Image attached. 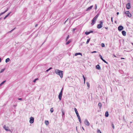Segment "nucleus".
I'll return each instance as SVG.
<instances>
[{"mask_svg":"<svg viewBox=\"0 0 133 133\" xmlns=\"http://www.w3.org/2000/svg\"><path fill=\"white\" fill-rule=\"evenodd\" d=\"M115 23H116V22H117L116 21H115Z\"/></svg>","mask_w":133,"mask_h":133,"instance_id":"nucleus-57","label":"nucleus"},{"mask_svg":"<svg viewBox=\"0 0 133 133\" xmlns=\"http://www.w3.org/2000/svg\"><path fill=\"white\" fill-rule=\"evenodd\" d=\"M50 111L51 113L52 112L54 111V109H53V108H51Z\"/></svg>","mask_w":133,"mask_h":133,"instance_id":"nucleus-29","label":"nucleus"},{"mask_svg":"<svg viewBox=\"0 0 133 133\" xmlns=\"http://www.w3.org/2000/svg\"><path fill=\"white\" fill-rule=\"evenodd\" d=\"M85 81H84V84H85Z\"/></svg>","mask_w":133,"mask_h":133,"instance_id":"nucleus-52","label":"nucleus"},{"mask_svg":"<svg viewBox=\"0 0 133 133\" xmlns=\"http://www.w3.org/2000/svg\"><path fill=\"white\" fill-rule=\"evenodd\" d=\"M4 129L6 130V131H11V130L9 129H8V128H9L8 127H6L4 125L3 127Z\"/></svg>","mask_w":133,"mask_h":133,"instance_id":"nucleus-8","label":"nucleus"},{"mask_svg":"<svg viewBox=\"0 0 133 133\" xmlns=\"http://www.w3.org/2000/svg\"><path fill=\"white\" fill-rule=\"evenodd\" d=\"M98 105L100 108H101L102 104L101 103H99L98 104Z\"/></svg>","mask_w":133,"mask_h":133,"instance_id":"nucleus-24","label":"nucleus"},{"mask_svg":"<svg viewBox=\"0 0 133 133\" xmlns=\"http://www.w3.org/2000/svg\"><path fill=\"white\" fill-rule=\"evenodd\" d=\"M1 58L0 57V63L1 62Z\"/></svg>","mask_w":133,"mask_h":133,"instance_id":"nucleus-50","label":"nucleus"},{"mask_svg":"<svg viewBox=\"0 0 133 133\" xmlns=\"http://www.w3.org/2000/svg\"><path fill=\"white\" fill-rule=\"evenodd\" d=\"M18 100L21 101H22V98H18Z\"/></svg>","mask_w":133,"mask_h":133,"instance_id":"nucleus-43","label":"nucleus"},{"mask_svg":"<svg viewBox=\"0 0 133 133\" xmlns=\"http://www.w3.org/2000/svg\"><path fill=\"white\" fill-rule=\"evenodd\" d=\"M85 124L87 126H89L90 125V123L87 119H85L84 122Z\"/></svg>","mask_w":133,"mask_h":133,"instance_id":"nucleus-6","label":"nucleus"},{"mask_svg":"<svg viewBox=\"0 0 133 133\" xmlns=\"http://www.w3.org/2000/svg\"><path fill=\"white\" fill-rule=\"evenodd\" d=\"M6 81L5 80L2 82L0 84V87L3 84L6 82Z\"/></svg>","mask_w":133,"mask_h":133,"instance_id":"nucleus-21","label":"nucleus"},{"mask_svg":"<svg viewBox=\"0 0 133 133\" xmlns=\"http://www.w3.org/2000/svg\"><path fill=\"white\" fill-rule=\"evenodd\" d=\"M17 106V105H14V106L16 107Z\"/></svg>","mask_w":133,"mask_h":133,"instance_id":"nucleus-54","label":"nucleus"},{"mask_svg":"<svg viewBox=\"0 0 133 133\" xmlns=\"http://www.w3.org/2000/svg\"><path fill=\"white\" fill-rule=\"evenodd\" d=\"M87 86L88 87V89H89L90 87V85L89 84L88 82L87 83Z\"/></svg>","mask_w":133,"mask_h":133,"instance_id":"nucleus-31","label":"nucleus"},{"mask_svg":"<svg viewBox=\"0 0 133 133\" xmlns=\"http://www.w3.org/2000/svg\"><path fill=\"white\" fill-rule=\"evenodd\" d=\"M69 35H68L66 39V41H67V40H68V39H69Z\"/></svg>","mask_w":133,"mask_h":133,"instance_id":"nucleus-35","label":"nucleus"},{"mask_svg":"<svg viewBox=\"0 0 133 133\" xmlns=\"http://www.w3.org/2000/svg\"><path fill=\"white\" fill-rule=\"evenodd\" d=\"M103 23V21H100V24H98L97 25V28L99 29L101 28L102 27Z\"/></svg>","mask_w":133,"mask_h":133,"instance_id":"nucleus-4","label":"nucleus"},{"mask_svg":"<svg viewBox=\"0 0 133 133\" xmlns=\"http://www.w3.org/2000/svg\"><path fill=\"white\" fill-rule=\"evenodd\" d=\"M83 77L84 81H85V77H84V75H83Z\"/></svg>","mask_w":133,"mask_h":133,"instance_id":"nucleus-39","label":"nucleus"},{"mask_svg":"<svg viewBox=\"0 0 133 133\" xmlns=\"http://www.w3.org/2000/svg\"><path fill=\"white\" fill-rule=\"evenodd\" d=\"M15 28L14 29H13L12 30H11V31H12L13 30H14L15 29Z\"/></svg>","mask_w":133,"mask_h":133,"instance_id":"nucleus-56","label":"nucleus"},{"mask_svg":"<svg viewBox=\"0 0 133 133\" xmlns=\"http://www.w3.org/2000/svg\"><path fill=\"white\" fill-rule=\"evenodd\" d=\"M126 7L127 9H129L131 8L130 4L128 3L126 4Z\"/></svg>","mask_w":133,"mask_h":133,"instance_id":"nucleus-9","label":"nucleus"},{"mask_svg":"<svg viewBox=\"0 0 133 133\" xmlns=\"http://www.w3.org/2000/svg\"><path fill=\"white\" fill-rule=\"evenodd\" d=\"M9 8H8L4 12V13L6 12L7 11Z\"/></svg>","mask_w":133,"mask_h":133,"instance_id":"nucleus-34","label":"nucleus"},{"mask_svg":"<svg viewBox=\"0 0 133 133\" xmlns=\"http://www.w3.org/2000/svg\"><path fill=\"white\" fill-rule=\"evenodd\" d=\"M67 20H66V21H65V23L66 22V21H67Z\"/></svg>","mask_w":133,"mask_h":133,"instance_id":"nucleus-58","label":"nucleus"},{"mask_svg":"<svg viewBox=\"0 0 133 133\" xmlns=\"http://www.w3.org/2000/svg\"><path fill=\"white\" fill-rule=\"evenodd\" d=\"M97 52V51H93V52H91V53L93 54V53H96Z\"/></svg>","mask_w":133,"mask_h":133,"instance_id":"nucleus-41","label":"nucleus"},{"mask_svg":"<svg viewBox=\"0 0 133 133\" xmlns=\"http://www.w3.org/2000/svg\"><path fill=\"white\" fill-rule=\"evenodd\" d=\"M38 78H36L35 79H34L33 81V82H35L37 80H38Z\"/></svg>","mask_w":133,"mask_h":133,"instance_id":"nucleus-36","label":"nucleus"},{"mask_svg":"<svg viewBox=\"0 0 133 133\" xmlns=\"http://www.w3.org/2000/svg\"><path fill=\"white\" fill-rule=\"evenodd\" d=\"M78 55H81V56H82V54L80 52L76 53L75 54V56H76Z\"/></svg>","mask_w":133,"mask_h":133,"instance_id":"nucleus-18","label":"nucleus"},{"mask_svg":"<svg viewBox=\"0 0 133 133\" xmlns=\"http://www.w3.org/2000/svg\"><path fill=\"white\" fill-rule=\"evenodd\" d=\"M95 9H96L97 6V5H96V4L95 5Z\"/></svg>","mask_w":133,"mask_h":133,"instance_id":"nucleus-46","label":"nucleus"},{"mask_svg":"<svg viewBox=\"0 0 133 133\" xmlns=\"http://www.w3.org/2000/svg\"><path fill=\"white\" fill-rule=\"evenodd\" d=\"M71 42V41L70 40H69L68 42H67L66 43V45H67L68 44H69Z\"/></svg>","mask_w":133,"mask_h":133,"instance_id":"nucleus-27","label":"nucleus"},{"mask_svg":"<svg viewBox=\"0 0 133 133\" xmlns=\"http://www.w3.org/2000/svg\"><path fill=\"white\" fill-rule=\"evenodd\" d=\"M126 15L128 17H131V14H130L129 11H126L125 13Z\"/></svg>","mask_w":133,"mask_h":133,"instance_id":"nucleus-5","label":"nucleus"},{"mask_svg":"<svg viewBox=\"0 0 133 133\" xmlns=\"http://www.w3.org/2000/svg\"><path fill=\"white\" fill-rule=\"evenodd\" d=\"M44 42L43 43H42V45L44 43Z\"/></svg>","mask_w":133,"mask_h":133,"instance_id":"nucleus-60","label":"nucleus"},{"mask_svg":"<svg viewBox=\"0 0 133 133\" xmlns=\"http://www.w3.org/2000/svg\"><path fill=\"white\" fill-rule=\"evenodd\" d=\"M111 125L112 127V128L113 129H114L115 128V127H114V124L113 123H112V122L111 123Z\"/></svg>","mask_w":133,"mask_h":133,"instance_id":"nucleus-25","label":"nucleus"},{"mask_svg":"<svg viewBox=\"0 0 133 133\" xmlns=\"http://www.w3.org/2000/svg\"><path fill=\"white\" fill-rule=\"evenodd\" d=\"M52 67H50V68H49V69H47L46 71V72H48V71H49V70H50L52 69Z\"/></svg>","mask_w":133,"mask_h":133,"instance_id":"nucleus-28","label":"nucleus"},{"mask_svg":"<svg viewBox=\"0 0 133 133\" xmlns=\"http://www.w3.org/2000/svg\"><path fill=\"white\" fill-rule=\"evenodd\" d=\"M4 14V12L1 13V14H0V16Z\"/></svg>","mask_w":133,"mask_h":133,"instance_id":"nucleus-40","label":"nucleus"},{"mask_svg":"<svg viewBox=\"0 0 133 133\" xmlns=\"http://www.w3.org/2000/svg\"><path fill=\"white\" fill-rule=\"evenodd\" d=\"M55 72L57 74L59 75L61 78L63 77V71L59 70L58 69H56L55 70Z\"/></svg>","mask_w":133,"mask_h":133,"instance_id":"nucleus-1","label":"nucleus"},{"mask_svg":"<svg viewBox=\"0 0 133 133\" xmlns=\"http://www.w3.org/2000/svg\"><path fill=\"white\" fill-rule=\"evenodd\" d=\"M97 131L98 133H102L101 131L99 130H98Z\"/></svg>","mask_w":133,"mask_h":133,"instance_id":"nucleus-38","label":"nucleus"},{"mask_svg":"<svg viewBox=\"0 0 133 133\" xmlns=\"http://www.w3.org/2000/svg\"><path fill=\"white\" fill-rule=\"evenodd\" d=\"M89 32H90V33H92L93 32V31L92 30H90Z\"/></svg>","mask_w":133,"mask_h":133,"instance_id":"nucleus-44","label":"nucleus"},{"mask_svg":"<svg viewBox=\"0 0 133 133\" xmlns=\"http://www.w3.org/2000/svg\"><path fill=\"white\" fill-rule=\"evenodd\" d=\"M119 14V13L118 12H117V15H118Z\"/></svg>","mask_w":133,"mask_h":133,"instance_id":"nucleus-51","label":"nucleus"},{"mask_svg":"<svg viewBox=\"0 0 133 133\" xmlns=\"http://www.w3.org/2000/svg\"><path fill=\"white\" fill-rule=\"evenodd\" d=\"M118 29L119 31H121L124 29V27L122 25H120L118 26Z\"/></svg>","mask_w":133,"mask_h":133,"instance_id":"nucleus-7","label":"nucleus"},{"mask_svg":"<svg viewBox=\"0 0 133 133\" xmlns=\"http://www.w3.org/2000/svg\"><path fill=\"white\" fill-rule=\"evenodd\" d=\"M62 118H63L64 116V115L65 112H64V110H62Z\"/></svg>","mask_w":133,"mask_h":133,"instance_id":"nucleus-17","label":"nucleus"},{"mask_svg":"<svg viewBox=\"0 0 133 133\" xmlns=\"http://www.w3.org/2000/svg\"><path fill=\"white\" fill-rule=\"evenodd\" d=\"M102 61L104 62L105 63H107V64H108V63L105 60H104V59H103V60H102Z\"/></svg>","mask_w":133,"mask_h":133,"instance_id":"nucleus-37","label":"nucleus"},{"mask_svg":"<svg viewBox=\"0 0 133 133\" xmlns=\"http://www.w3.org/2000/svg\"><path fill=\"white\" fill-rule=\"evenodd\" d=\"M93 7V5H91L86 10V11H89Z\"/></svg>","mask_w":133,"mask_h":133,"instance_id":"nucleus-12","label":"nucleus"},{"mask_svg":"<svg viewBox=\"0 0 133 133\" xmlns=\"http://www.w3.org/2000/svg\"><path fill=\"white\" fill-rule=\"evenodd\" d=\"M99 15V14H98L94 18H95V19H96L98 17Z\"/></svg>","mask_w":133,"mask_h":133,"instance_id":"nucleus-22","label":"nucleus"},{"mask_svg":"<svg viewBox=\"0 0 133 133\" xmlns=\"http://www.w3.org/2000/svg\"><path fill=\"white\" fill-rule=\"evenodd\" d=\"M109 113L108 111H106L105 114V116L106 117H107L109 116Z\"/></svg>","mask_w":133,"mask_h":133,"instance_id":"nucleus-16","label":"nucleus"},{"mask_svg":"<svg viewBox=\"0 0 133 133\" xmlns=\"http://www.w3.org/2000/svg\"><path fill=\"white\" fill-rule=\"evenodd\" d=\"M74 110H75V113L76 114L77 117L78 118V119L79 121V122L80 124H81V118L79 116V114L78 112L77 111V110L76 108H74Z\"/></svg>","mask_w":133,"mask_h":133,"instance_id":"nucleus-2","label":"nucleus"},{"mask_svg":"<svg viewBox=\"0 0 133 133\" xmlns=\"http://www.w3.org/2000/svg\"><path fill=\"white\" fill-rule=\"evenodd\" d=\"M90 34V33L89 32L86 31L85 32V34L87 35H88L89 34Z\"/></svg>","mask_w":133,"mask_h":133,"instance_id":"nucleus-26","label":"nucleus"},{"mask_svg":"<svg viewBox=\"0 0 133 133\" xmlns=\"http://www.w3.org/2000/svg\"><path fill=\"white\" fill-rule=\"evenodd\" d=\"M90 38H89V39H88L87 41L86 42V44H88L89 42V41L90 40Z\"/></svg>","mask_w":133,"mask_h":133,"instance_id":"nucleus-30","label":"nucleus"},{"mask_svg":"<svg viewBox=\"0 0 133 133\" xmlns=\"http://www.w3.org/2000/svg\"><path fill=\"white\" fill-rule=\"evenodd\" d=\"M122 33L123 36H125L126 35V32L125 31H122Z\"/></svg>","mask_w":133,"mask_h":133,"instance_id":"nucleus-13","label":"nucleus"},{"mask_svg":"<svg viewBox=\"0 0 133 133\" xmlns=\"http://www.w3.org/2000/svg\"><path fill=\"white\" fill-rule=\"evenodd\" d=\"M45 123L46 125H48L49 124V122L47 121H45Z\"/></svg>","mask_w":133,"mask_h":133,"instance_id":"nucleus-20","label":"nucleus"},{"mask_svg":"<svg viewBox=\"0 0 133 133\" xmlns=\"http://www.w3.org/2000/svg\"><path fill=\"white\" fill-rule=\"evenodd\" d=\"M82 128L83 129V130H84V129L83 127H82Z\"/></svg>","mask_w":133,"mask_h":133,"instance_id":"nucleus-53","label":"nucleus"},{"mask_svg":"<svg viewBox=\"0 0 133 133\" xmlns=\"http://www.w3.org/2000/svg\"><path fill=\"white\" fill-rule=\"evenodd\" d=\"M113 56L114 57H116V55H115V54H113Z\"/></svg>","mask_w":133,"mask_h":133,"instance_id":"nucleus-45","label":"nucleus"},{"mask_svg":"<svg viewBox=\"0 0 133 133\" xmlns=\"http://www.w3.org/2000/svg\"><path fill=\"white\" fill-rule=\"evenodd\" d=\"M1 19V18H0V20Z\"/></svg>","mask_w":133,"mask_h":133,"instance_id":"nucleus-61","label":"nucleus"},{"mask_svg":"<svg viewBox=\"0 0 133 133\" xmlns=\"http://www.w3.org/2000/svg\"><path fill=\"white\" fill-rule=\"evenodd\" d=\"M76 30V28H74L73 29V31L74 32L75 30Z\"/></svg>","mask_w":133,"mask_h":133,"instance_id":"nucleus-42","label":"nucleus"},{"mask_svg":"<svg viewBox=\"0 0 133 133\" xmlns=\"http://www.w3.org/2000/svg\"><path fill=\"white\" fill-rule=\"evenodd\" d=\"M99 57H100V58L101 59V60H102V61L103 60V58H102V56L101 55H99Z\"/></svg>","mask_w":133,"mask_h":133,"instance_id":"nucleus-32","label":"nucleus"},{"mask_svg":"<svg viewBox=\"0 0 133 133\" xmlns=\"http://www.w3.org/2000/svg\"><path fill=\"white\" fill-rule=\"evenodd\" d=\"M101 45L102 47H104L105 46V44L103 43H102L101 44Z\"/></svg>","mask_w":133,"mask_h":133,"instance_id":"nucleus-33","label":"nucleus"},{"mask_svg":"<svg viewBox=\"0 0 133 133\" xmlns=\"http://www.w3.org/2000/svg\"><path fill=\"white\" fill-rule=\"evenodd\" d=\"M96 68L98 70H100L101 68L99 65L98 64L96 66Z\"/></svg>","mask_w":133,"mask_h":133,"instance_id":"nucleus-14","label":"nucleus"},{"mask_svg":"<svg viewBox=\"0 0 133 133\" xmlns=\"http://www.w3.org/2000/svg\"><path fill=\"white\" fill-rule=\"evenodd\" d=\"M108 28L107 27H105V28L106 29H108Z\"/></svg>","mask_w":133,"mask_h":133,"instance_id":"nucleus-55","label":"nucleus"},{"mask_svg":"<svg viewBox=\"0 0 133 133\" xmlns=\"http://www.w3.org/2000/svg\"><path fill=\"white\" fill-rule=\"evenodd\" d=\"M111 21H112V17H111Z\"/></svg>","mask_w":133,"mask_h":133,"instance_id":"nucleus-49","label":"nucleus"},{"mask_svg":"<svg viewBox=\"0 0 133 133\" xmlns=\"http://www.w3.org/2000/svg\"><path fill=\"white\" fill-rule=\"evenodd\" d=\"M34 118L33 117H31L30 118V120L29 121L30 123H32L34 122Z\"/></svg>","mask_w":133,"mask_h":133,"instance_id":"nucleus-10","label":"nucleus"},{"mask_svg":"<svg viewBox=\"0 0 133 133\" xmlns=\"http://www.w3.org/2000/svg\"><path fill=\"white\" fill-rule=\"evenodd\" d=\"M121 59H124V58L121 57Z\"/></svg>","mask_w":133,"mask_h":133,"instance_id":"nucleus-48","label":"nucleus"},{"mask_svg":"<svg viewBox=\"0 0 133 133\" xmlns=\"http://www.w3.org/2000/svg\"><path fill=\"white\" fill-rule=\"evenodd\" d=\"M63 90V87L61 91V92L59 93L58 95V98L60 100H61L62 98V95Z\"/></svg>","mask_w":133,"mask_h":133,"instance_id":"nucleus-3","label":"nucleus"},{"mask_svg":"<svg viewBox=\"0 0 133 133\" xmlns=\"http://www.w3.org/2000/svg\"><path fill=\"white\" fill-rule=\"evenodd\" d=\"M10 61V59L9 58H6L5 60V62L6 63L9 62Z\"/></svg>","mask_w":133,"mask_h":133,"instance_id":"nucleus-19","label":"nucleus"},{"mask_svg":"<svg viewBox=\"0 0 133 133\" xmlns=\"http://www.w3.org/2000/svg\"><path fill=\"white\" fill-rule=\"evenodd\" d=\"M11 12H10L4 18V19H5L7 17H8L9 15L11 13Z\"/></svg>","mask_w":133,"mask_h":133,"instance_id":"nucleus-15","label":"nucleus"},{"mask_svg":"<svg viewBox=\"0 0 133 133\" xmlns=\"http://www.w3.org/2000/svg\"><path fill=\"white\" fill-rule=\"evenodd\" d=\"M96 19L94 18L92 20V23H91V25H92L94 24H95V22L96 21Z\"/></svg>","mask_w":133,"mask_h":133,"instance_id":"nucleus-11","label":"nucleus"},{"mask_svg":"<svg viewBox=\"0 0 133 133\" xmlns=\"http://www.w3.org/2000/svg\"><path fill=\"white\" fill-rule=\"evenodd\" d=\"M51 0H49L50 1V2H51Z\"/></svg>","mask_w":133,"mask_h":133,"instance_id":"nucleus-59","label":"nucleus"},{"mask_svg":"<svg viewBox=\"0 0 133 133\" xmlns=\"http://www.w3.org/2000/svg\"><path fill=\"white\" fill-rule=\"evenodd\" d=\"M5 69V68H3V69H2L0 71V73H2L4 71Z\"/></svg>","mask_w":133,"mask_h":133,"instance_id":"nucleus-23","label":"nucleus"},{"mask_svg":"<svg viewBox=\"0 0 133 133\" xmlns=\"http://www.w3.org/2000/svg\"><path fill=\"white\" fill-rule=\"evenodd\" d=\"M38 25V24H36V25H35V27H37Z\"/></svg>","mask_w":133,"mask_h":133,"instance_id":"nucleus-47","label":"nucleus"}]
</instances>
